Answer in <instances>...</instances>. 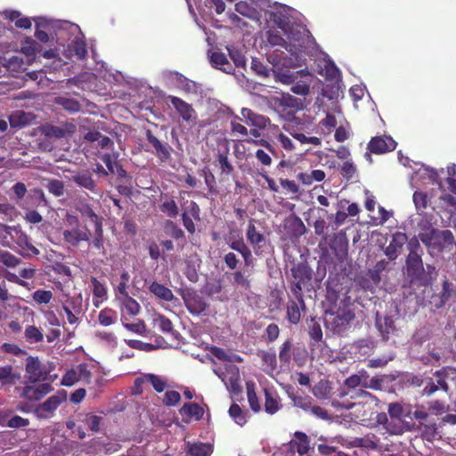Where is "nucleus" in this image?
I'll return each mask as SVG.
<instances>
[{
	"instance_id": "obj_1",
	"label": "nucleus",
	"mask_w": 456,
	"mask_h": 456,
	"mask_svg": "<svg viewBox=\"0 0 456 456\" xmlns=\"http://www.w3.org/2000/svg\"><path fill=\"white\" fill-rule=\"evenodd\" d=\"M63 222L61 239L64 244L78 248L82 243L90 241L92 232L77 216L67 213Z\"/></svg>"
},
{
	"instance_id": "obj_18",
	"label": "nucleus",
	"mask_w": 456,
	"mask_h": 456,
	"mask_svg": "<svg viewBox=\"0 0 456 456\" xmlns=\"http://www.w3.org/2000/svg\"><path fill=\"white\" fill-rule=\"evenodd\" d=\"M302 71H297L294 73H282L281 74V81L284 84L290 85L293 84L291 86V92L297 95L305 96L310 92V86L309 84L306 82L299 81L294 84L295 80L297 78L298 74Z\"/></svg>"
},
{
	"instance_id": "obj_19",
	"label": "nucleus",
	"mask_w": 456,
	"mask_h": 456,
	"mask_svg": "<svg viewBox=\"0 0 456 456\" xmlns=\"http://www.w3.org/2000/svg\"><path fill=\"white\" fill-rule=\"evenodd\" d=\"M90 282L93 293V305L99 308L108 299V289L104 282H102L94 276L90 277Z\"/></svg>"
},
{
	"instance_id": "obj_7",
	"label": "nucleus",
	"mask_w": 456,
	"mask_h": 456,
	"mask_svg": "<svg viewBox=\"0 0 456 456\" xmlns=\"http://www.w3.org/2000/svg\"><path fill=\"white\" fill-rule=\"evenodd\" d=\"M256 222V221L253 218L248 221L246 230V238L249 245L252 247L255 255L261 256L270 253L272 245L265 234L257 231L255 225Z\"/></svg>"
},
{
	"instance_id": "obj_40",
	"label": "nucleus",
	"mask_w": 456,
	"mask_h": 456,
	"mask_svg": "<svg viewBox=\"0 0 456 456\" xmlns=\"http://www.w3.org/2000/svg\"><path fill=\"white\" fill-rule=\"evenodd\" d=\"M30 121L29 114L18 110L12 113L9 117V122L12 127H22L28 125Z\"/></svg>"
},
{
	"instance_id": "obj_63",
	"label": "nucleus",
	"mask_w": 456,
	"mask_h": 456,
	"mask_svg": "<svg viewBox=\"0 0 456 456\" xmlns=\"http://www.w3.org/2000/svg\"><path fill=\"white\" fill-rule=\"evenodd\" d=\"M77 381H79V373L77 371V369H71L67 370L62 376L61 384L65 387H71Z\"/></svg>"
},
{
	"instance_id": "obj_6",
	"label": "nucleus",
	"mask_w": 456,
	"mask_h": 456,
	"mask_svg": "<svg viewBox=\"0 0 456 456\" xmlns=\"http://www.w3.org/2000/svg\"><path fill=\"white\" fill-rule=\"evenodd\" d=\"M67 400V392L58 390L56 394L48 397L45 402L37 404L32 412L37 419H49L55 414L60 405Z\"/></svg>"
},
{
	"instance_id": "obj_57",
	"label": "nucleus",
	"mask_w": 456,
	"mask_h": 456,
	"mask_svg": "<svg viewBox=\"0 0 456 456\" xmlns=\"http://www.w3.org/2000/svg\"><path fill=\"white\" fill-rule=\"evenodd\" d=\"M33 300L38 305H47L53 298L51 290L37 289L32 294Z\"/></svg>"
},
{
	"instance_id": "obj_9",
	"label": "nucleus",
	"mask_w": 456,
	"mask_h": 456,
	"mask_svg": "<svg viewBox=\"0 0 456 456\" xmlns=\"http://www.w3.org/2000/svg\"><path fill=\"white\" fill-rule=\"evenodd\" d=\"M180 295L184 302L186 309L193 315H200L206 311L208 305L198 292L191 288L181 290Z\"/></svg>"
},
{
	"instance_id": "obj_46",
	"label": "nucleus",
	"mask_w": 456,
	"mask_h": 456,
	"mask_svg": "<svg viewBox=\"0 0 456 456\" xmlns=\"http://www.w3.org/2000/svg\"><path fill=\"white\" fill-rule=\"evenodd\" d=\"M289 398L292 400L294 406L305 411L311 408V403H313L312 397L306 395L291 394Z\"/></svg>"
},
{
	"instance_id": "obj_2",
	"label": "nucleus",
	"mask_w": 456,
	"mask_h": 456,
	"mask_svg": "<svg viewBox=\"0 0 456 456\" xmlns=\"http://www.w3.org/2000/svg\"><path fill=\"white\" fill-rule=\"evenodd\" d=\"M409 255L406 259V272L411 282L425 285L428 278L425 273L421 256L419 253L421 250L420 245L417 240H411L408 242Z\"/></svg>"
},
{
	"instance_id": "obj_12",
	"label": "nucleus",
	"mask_w": 456,
	"mask_h": 456,
	"mask_svg": "<svg viewBox=\"0 0 456 456\" xmlns=\"http://www.w3.org/2000/svg\"><path fill=\"white\" fill-rule=\"evenodd\" d=\"M397 143L391 136L380 135L370 139L368 143V150L370 153L384 154L393 151Z\"/></svg>"
},
{
	"instance_id": "obj_23",
	"label": "nucleus",
	"mask_w": 456,
	"mask_h": 456,
	"mask_svg": "<svg viewBox=\"0 0 456 456\" xmlns=\"http://www.w3.org/2000/svg\"><path fill=\"white\" fill-rule=\"evenodd\" d=\"M71 181L77 185L88 190L91 192L97 193V184L93 179L92 174L88 171L76 173L72 175Z\"/></svg>"
},
{
	"instance_id": "obj_27",
	"label": "nucleus",
	"mask_w": 456,
	"mask_h": 456,
	"mask_svg": "<svg viewBox=\"0 0 456 456\" xmlns=\"http://www.w3.org/2000/svg\"><path fill=\"white\" fill-rule=\"evenodd\" d=\"M313 395L320 401L332 400L331 382L327 379H321L312 389Z\"/></svg>"
},
{
	"instance_id": "obj_37",
	"label": "nucleus",
	"mask_w": 456,
	"mask_h": 456,
	"mask_svg": "<svg viewBox=\"0 0 456 456\" xmlns=\"http://www.w3.org/2000/svg\"><path fill=\"white\" fill-rule=\"evenodd\" d=\"M235 10L240 14L249 18L251 20H256L258 18V12L257 10L252 6L247 1H240L235 4Z\"/></svg>"
},
{
	"instance_id": "obj_39",
	"label": "nucleus",
	"mask_w": 456,
	"mask_h": 456,
	"mask_svg": "<svg viewBox=\"0 0 456 456\" xmlns=\"http://www.w3.org/2000/svg\"><path fill=\"white\" fill-rule=\"evenodd\" d=\"M117 312L110 307H105L98 314V322L102 326H110L116 322Z\"/></svg>"
},
{
	"instance_id": "obj_24",
	"label": "nucleus",
	"mask_w": 456,
	"mask_h": 456,
	"mask_svg": "<svg viewBox=\"0 0 456 456\" xmlns=\"http://www.w3.org/2000/svg\"><path fill=\"white\" fill-rule=\"evenodd\" d=\"M20 379V373L10 365L0 366V387L13 386Z\"/></svg>"
},
{
	"instance_id": "obj_50",
	"label": "nucleus",
	"mask_w": 456,
	"mask_h": 456,
	"mask_svg": "<svg viewBox=\"0 0 456 456\" xmlns=\"http://www.w3.org/2000/svg\"><path fill=\"white\" fill-rule=\"evenodd\" d=\"M24 337L29 343H38L42 342L44 339L42 331L35 325H28L26 327Z\"/></svg>"
},
{
	"instance_id": "obj_26",
	"label": "nucleus",
	"mask_w": 456,
	"mask_h": 456,
	"mask_svg": "<svg viewBox=\"0 0 456 456\" xmlns=\"http://www.w3.org/2000/svg\"><path fill=\"white\" fill-rule=\"evenodd\" d=\"M295 439L289 442V447L296 449L300 455L308 453L310 449V439L307 435L301 431H296L294 434Z\"/></svg>"
},
{
	"instance_id": "obj_61",
	"label": "nucleus",
	"mask_w": 456,
	"mask_h": 456,
	"mask_svg": "<svg viewBox=\"0 0 456 456\" xmlns=\"http://www.w3.org/2000/svg\"><path fill=\"white\" fill-rule=\"evenodd\" d=\"M72 51L80 60H84L87 56L86 44L82 39L77 38L73 41Z\"/></svg>"
},
{
	"instance_id": "obj_4",
	"label": "nucleus",
	"mask_w": 456,
	"mask_h": 456,
	"mask_svg": "<svg viewBox=\"0 0 456 456\" xmlns=\"http://www.w3.org/2000/svg\"><path fill=\"white\" fill-rule=\"evenodd\" d=\"M375 398L370 393L364 389H351L341 387L336 393V397L330 401V405L337 410H351L354 407V400Z\"/></svg>"
},
{
	"instance_id": "obj_15",
	"label": "nucleus",
	"mask_w": 456,
	"mask_h": 456,
	"mask_svg": "<svg viewBox=\"0 0 456 456\" xmlns=\"http://www.w3.org/2000/svg\"><path fill=\"white\" fill-rule=\"evenodd\" d=\"M297 349L294 348L292 340L290 338L286 339L280 347L279 360L282 366H289L290 364L292 356L294 361L298 366H302L305 362V359L301 361L299 353H297Z\"/></svg>"
},
{
	"instance_id": "obj_42",
	"label": "nucleus",
	"mask_w": 456,
	"mask_h": 456,
	"mask_svg": "<svg viewBox=\"0 0 456 456\" xmlns=\"http://www.w3.org/2000/svg\"><path fill=\"white\" fill-rule=\"evenodd\" d=\"M126 313L130 315H137L141 311L139 303L129 295L118 299Z\"/></svg>"
},
{
	"instance_id": "obj_62",
	"label": "nucleus",
	"mask_w": 456,
	"mask_h": 456,
	"mask_svg": "<svg viewBox=\"0 0 456 456\" xmlns=\"http://www.w3.org/2000/svg\"><path fill=\"white\" fill-rule=\"evenodd\" d=\"M125 343L133 349L140 351L151 352L155 349V346L151 343H145L136 339H125Z\"/></svg>"
},
{
	"instance_id": "obj_43",
	"label": "nucleus",
	"mask_w": 456,
	"mask_h": 456,
	"mask_svg": "<svg viewBox=\"0 0 456 456\" xmlns=\"http://www.w3.org/2000/svg\"><path fill=\"white\" fill-rule=\"evenodd\" d=\"M246 388L250 409L255 412H258L261 410V405L256 393L255 384L253 382H247Z\"/></svg>"
},
{
	"instance_id": "obj_64",
	"label": "nucleus",
	"mask_w": 456,
	"mask_h": 456,
	"mask_svg": "<svg viewBox=\"0 0 456 456\" xmlns=\"http://www.w3.org/2000/svg\"><path fill=\"white\" fill-rule=\"evenodd\" d=\"M49 192L56 197H60L64 193V183L62 181L52 179L47 183Z\"/></svg>"
},
{
	"instance_id": "obj_48",
	"label": "nucleus",
	"mask_w": 456,
	"mask_h": 456,
	"mask_svg": "<svg viewBox=\"0 0 456 456\" xmlns=\"http://www.w3.org/2000/svg\"><path fill=\"white\" fill-rule=\"evenodd\" d=\"M419 429L421 431V436L427 441H434L438 436V428L436 423L420 424Z\"/></svg>"
},
{
	"instance_id": "obj_53",
	"label": "nucleus",
	"mask_w": 456,
	"mask_h": 456,
	"mask_svg": "<svg viewBox=\"0 0 456 456\" xmlns=\"http://www.w3.org/2000/svg\"><path fill=\"white\" fill-rule=\"evenodd\" d=\"M144 379L153 387L154 390L158 393L163 392L167 386L166 380L159 375L150 373L146 374Z\"/></svg>"
},
{
	"instance_id": "obj_33",
	"label": "nucleus",
	"mask_w": 456,
	"mask_h": 456,
	"mask_svg": "<svg viewBox=\"0 0 456 456\" xmlns=\"http://www.w3.org/2000/svg\"><path fill=\"white\" fill-rule=\"evenodd\" d=\"M456 295V289L452 282L447 279L443 281L442 291L439 294V303L436 304V307H443L450 298Z\"/></svg>"
},
{
	"instance_id": "obj_13",
	"label": "nucleus",
	"mask_w": 456,
	"mask_h": 456,
	"mask_svg": "<svg viewBox=\"0 0 456 456\" xmlns=\"http://www.w3.org/2000/svg\"><path fill=\"white\" fill-rule=\"evenodd\" d=\"M25 370L30 382L37 383L47 378V371L37 357L28 356L26 360Z\"/></svg>"
},
{
	"instance_id": "obj_35",
	"label": "nucleus",
	"mask_w": 456,
	"mask_h": 456,
	"mask_svg": "<svg viewBox=\"0 0 456 456\" xmlns=\"http://www.w3.org/2000/svg\"><path fill=\"white\" fill-rule=\"evenodd\" d=\"M180 413L189 418L194 417L197 420L202 419L204 410L197 403H187L180 409Z\"/></svg>"
},
{
	"instance_id": "obj_22",
	"label": "nucleus",
	"mask_w": 456,
	"mask_h": 456,
	"mask_svg": "<svg viewBox=\"0 0 456 456\" xmlns=\"http://www.w3.org/2000/svg\"><path fill=\"white\" fill-rule=\"evenodd\" d=\"M407 240L408 238L403 232H398L393 235L392 240L385 250V254L390 260H395L398 256Z\"/></svg>"
},
{
	"instance_id": "obj_44",
	"label": "nucleus",
	"mask_w": 456,
	"mask_h": 456,
	"mask_svg": "<svg viewBox=\"0 0 456 456\" xmlns=\"http://www.w3.org/2000/svg\"><path fill=\"white\" fill-rule=\"evenodd\" d=\"M267 42L272 46H281L285 49L291 51L290 45H289L286 40L282 37V36L280 34L277 30L270 29L267 31Z\"/></svg>"
},
{
	"instance_id": "obj_32",
	"label": "nucleus",
	"mask_w": 456,
	"mask_h": 456,
	"mask_svg": "<svg viewBox=\"0 0 456 456\" xmlns=\"http://www.w3.org/2000/svg\"><path fill=\"white\" fill-rule=\"evenodd\" d=\"M187 452L191 456H209L213 452V447L210 444L188 443Z\"/></svg>"
},
{
	"instance_id": "obj_10",
	"label": "nucleus",
	"mask_w": 456,
	"mask_h": 456,
	"mask_svg": "<svg viewBox=\"0 0 456 456\" xmlns=\"http://www.w3.org/2000/svg\"><path fill=\"white\" fill-rule=\"evenodd\" d=\"M215 373L224 383L230 393L239 395L242 392V387L240 384V371L236 365H228L224 370H215Z\"/></svg>"
},
{
	"instance_id": "obj_45",
	"label": "nucleus",
	"mask_w": 456,
	"mask_h": 456,
	"mask_svg": "<svg viewBox=\"0 0 456 456\" xmlns=\"http://www.w3.org/2000/svg\"><path fill=\"white\" fill-rule=\"evenodd\" d=\"M259 355L263 362V365L265 366V371L270 372L276 370L277 357L274 352L263 351Z\"/></svg>"
},
{
	"instance_id": "obj_11",
	"label": "nucleus",
	"mask_w": 456,
	"mask_h": 456,
	"mask_svg": "<svg viewBox=\"0 0 456 456\" xmlns=\"http://www.w3.org/2000/svg\"><path fill=\"white\" fill-rule=\"evenodd\" d=\"M53 390L49 383L26 385L20 389V397L28 402H37Z\"/></svg>"
},
{
	"instance_id": "obj_21",
	"label": "nucleus",
	"mask_w": 456,
	"mask_h": 456,
	"mask_svg": "<svg viewBox=\"0 0 456 456\" xmlns=\"http://www.w3.org/2000/svg\"><path fill=\"white\" fill-rule=\"evenodd\" d=\"M242 117L247 120L248 124L258 129H265L271 124L269 118L254 112L252 110L243 108L241 110Z\"/></svg>"
},
{
	"instance_id": "obj_55",
	"label": "nucleus",
	"mask_w": 456,
	"mask_h": 456,
	"mask_svg": "<svg viewBox=\"0 0 456 456\" xmlns=\"http://www.w3.org/2000/svg\"><path fill=\"white\" fill-rule=\"evenodd\" d=\"M56 102L64 110L70 112H77L81 108L80 103L77 100L67 97H59Z\"/></svg>"
},
{
	"instance_id": "obj_41",
	"label": "nucleus",
	"mask_w": 456,
	"mask_h": 456,
	"mask_svg": "<svg viewBox=\"0 0 456 456\" xmlns=\"http://www.w3.org/2000/svg\"><path fill=\"white\" fill-rule=\"evenodd\" d=\"M94 234L91 235V240L87 242L92 248L97 250H104V235L102 224L94 226Z\"/></svg>"
},
{
	"instance_id": "obj_56",
	"label": "nucleus",
	"mask_w": 456,
	"mask_h": 456,
	"mask_svg": "<svg viewBox=\"0 0 456 456\" xmlns=\"http://www.w3.org/2000/svg\"><path fill=\"white\" fill-rule=\"evenodd\" d=\"M44 132L46 136L56 139L64 138L69 133L66 128L58 126H48Z\"/></svg>"
},
{
	"instance_id": "obj_59",
	"label": "nucleus",
	"mask_w": 456,
	"mask_h": 456,
	"mask_svg": "<svg viewBox=\"0 0 456 456\" xmlns=\"http://www.w3.org/2000/svg\"><path fill=\"white\" fill-rule=\"evenodd\" d=\"M156 323L159 330L165 334H173L175 331L172 322L165 315H159Z\"/></svg>"
},
{
	"instance_id": "obj_25",
	"label": "nucleus",
	"mask_w": 456,
	"mask_h": 456,
	"mask_svg": "<svg viewBox=\"0 0 456 456\" xmlns=\"http://www.w3.org/2000/svg\"><path fill=\"white\" fill-rule=\"evenodd\" d=\"M264 394H265V411L268 414H271V415L276 413L281 408V399H280L279 395L277 394L276 391H273V390H271L268 388L264 389Z\"/></svg>"
},
{
	"instance_id": "obj_16",
	"label": "nucleus",
	"mask_w": 456,
	"mask_h": 456,
	"mask_svg": "<svg viewBox=\"0 0 456 456\" xmlns=\"http://www.w3.org/2000/svg\"><path fill=\"white\" fill-rule=\"evenodd\" d=\"M146 138L153 147L155 155L161 162H166L171 159L172 148L167 142L159 141L151 130L146 131Z\"/></svg>"
},
{
	"instance_id": "obj_34",
	"label": "nucleus",
	"mask_w": 456,
	"mask_h": 456,
	"mask_svg": "<svg viewBox=\"0 0 456 456\" xmlns=\"http://www.w3.org/2000/svg\"><path fill=\"white\" fill-rule=\"evenodd\" d=\"M129 280V273L126 270H123L120 274V281L118 282V285L113 287L114 294L117 300L129 295L127 291Z\"/></svg>"
},
{
	"instance_id": "obj_38",
	"label": "nucleus",
	"mask_w": 456,
	"mask_h": 456,
	"mask_svg": "<svg viewBox=\"0 0 456 456\" xmlns=\"http://www.w3.org/2000/svg\"><path fill=\"white\" fill-rule=\"evenodd\" d=\"M77 210L82 216L87 217L94 224V227L102 224V217L98 216L89 204L80 205Z\"/></svg>"
},
{
	"instance_id": "obj_31",
	"label": "nucleus",
	"mask_w": 456,
	"mask_h": 456,
	"mask_svg": "<svg viewBox=\"0 0 456 456\" xmlns=\"http://www.w3.org/2000/svg\"><path fill=\"white\" fill-rule=\"evenodd\" d=\"M376 325L384 340H388L389 335L395 329V322L390 316H385L383 319L377 318Z\"/></svg>"
},
{
	"instance_id": "obj_3",
	"label": "nucleus",
	"mask_w": 456,
	"mask_h": 456,
	"mask_svg": "<svg viewBox=\"0 0 456 456\" xmlns=\"http://www.w3.org/2000/svg\"><path fill=\"white\" fill-rule=\"evenodd\" d=\"M291 276L289 289L296 299L303 303V289L310 290L312 288V269L304 263H299L291 268Z\"/></svg>"
},
{
	"instance_id": "obj_20",
	"label": "nucleus",
	"mask_w": 456,
	"mask_h": 456,
	"mask_svg": "<svg viewBox=\"0 0 456 456\" xmlns=\"http://www.w3.org/2000/svg\"><path fill=\"white\" fill-rule=\"evenodd\" d=\"M1 424L10 428H25L29 426L30 421L27 418H23L17 414H12V411L4 412L0 418Z\"/></svg>"
},
{
	"instance_id": "obj_8",
	"label": "nucleus",
	"mask_w": 456,
	"mask_h": 456,
	"mask_svg": "<svg viewBox=\"0 0 456 456\" xmlns=\"http://www.w3.org/2000/svg\"><path fill=\"white\" fill-rule=\"evenodd\" d=\"M4 232L20 248L23 256L39 255L40 251L31 243L28 236L20 226H5Z\"/></svg>"
},
{
	"instance_id": "obj_51",
	"label": "nucleus",
	"mask_w": 456,
	"mask_h": 456,
	"mask_svg": "<svg viewBox=\"0 0 456 456\" xmlns=\"http://www.w3.org/2000/svg\"><path fill=\"white\" fill-rule=\"evenodd\" d=\"M82 421L92 432L98 433L102 418L93 413H87L84 416Z\"/></svg>"
},
{
	"instance_id": "obj_52",
	"label": "nucleus",
	"mask_w": 456,
	"mask_h": 456,
	"mask_svg": "<svg viewBox=\"0 0 456 456\" xmlns=\"http://www.w3.org/2000/svg\"><path fill=\"white\" fill-rule=\"evenodd\" d=\"M166 232L175 240L184 239V232L172 220H167L164 225Z\"/></svg>"
},
{
	"instance_id": "obj_47",
	"label": "nucleus",
	"mask_w": 456,
	"mask_h": 456,
	"mask_svg": "<svg viewBox=\"0 0 456 456\" xmlns=\"http://www.w3.org/2000/svg\"><path fill=\"white\" fill-rule=\"evenodd\" d=\"M230 417L240 426H243L247 422V413L242 411L237 403H232L229 409Z\"/></svg>"
},
{
	"instance_id": "obj_54",
	"label": "nucleus",
	"mask_w": 456,
	"mask_h": 456,
	"mask_svg": "<svg viewBox=\"0 0 456 456\" xmlns=\"http://www.w3.org/2000/svg\"><path fill=\"white\" fill-rule=\"evenodd\" d=\"M291 136L296 140L299 141L301 143H310L314 146H319L322 143V140L316 136H306L303 133L297 132L296 130L290 131L289 128H287Z\"/></svg>"
},
{
	"instance_id": "obj_17",
	"label": "nucleus",
	"mask_w": 456,
	"mask_h": 456,
	"mask_svg": "<svg viewBox=\"0 0 456 456\" xmlns=\"http://www.w3.org/2000/svg\"><path fill=\"white\" fill-rule=\"evenodd\" d=\"M306 306L305 300L303 303L299 299L289 298L286 306V317L289 323L297 324L301 320V312H305Z\"/></svg>"
},
{
	"instance_id": "obj_60",
	"label": "nucleus",
	"mask_w": 456,
	"mask_h": 456,
	"mask_svg": "<svg viewBox=\"0 0 456 456\" xmlns=\"http://www.w3.org/2000/svg\"><path fill=\"white\" fill-rule=\"evenodd\" d=\"M202 175L204 176L205 183L208 187V192L211 194H216L217 192L216 182L213 173L206 167L202 170Z\"/></svg>"
},
{
	"instance_id": "obj_5",
	"label": "nucleus",
	"mask_w": 456,
	"mask_h": 456,
	"mask_svg": "<svg viewBox=\"0 0 456 456\" xmlns=\"http://www.w3.org/2000/svg\"><path fill=\"white\" fill-rule=\"evenodd\" d=\"M342 305H339L337 311L331 314L332 319L330 321V325L332 330L342 335L351 328V322L355 318L354 305L351 302L343 300Z\"/></svg>"
},
{
	"instance_id": "obj_58",
	"label": "nucleus",
	"mask_w": 456,
	"mask_h": 456,
	"mask_svg": "<svg viewBox=\"0 0 456 456\" xmlns=\"http://www.w3.org/2000/svg\"><path fill=\"white\" fill-rule=\"evenodd\" d=\"M82 294L79 293L76 297H69L63 307H69L70 311H74L76 314H80L82 311Z\"/></svg>"
},
{
	"instance_id": "obj_30",
	"label": "nucleus",
	"mask_w": 456,
	"mask_h": 456,
	"mask_svg": "<svg viewBox=\"0 0 456 456\" xmlns=\"http://www.w3.org/2000/svg\"><path fill=\"white\" fill-rule=\"evenodd\" d=\"M149 289L154 296L167 302L172 301L175 297L170 289L157 281H153Z\"/></svg>"
},
{
	"instance_id": "obj_49",
	"label": "nucleus",
	"mask_w": 456,
	"mask_h": 456,
	"mask_svg": "<svg viewBox=\"0 0 456 456\" xmlns=\"http://www.w3.org/2000/svg\"><path fill=\"white\" fill-rule=\"evenodd\" d=\"M122 324L128 331L139 336H146L147 328L143 320L137 319L134 322L129 323L122 321Z\"/></svg>"
},
{
	"instance_id": "obj_28",
	"label": "nucleus",
	"mask_w": 456,
	"mask_h": 456,
	"mask_svg": "<svg viewBox=\"0 0 456 456\" xmlns=\"http://www.w3.org/2000/svg\"><path fill=\"white\" fill-rule=\"evenodd\" d=\"M210 62L212 66L227 74L234 71L232 65L229 62L226 55L220 52H214L210 56Z\"/></svg>"
},
{
	"instance_id": "obj_36",
	"label": "nucleus",
	"mask_w": 456,
	"mask_h": 456,
	"mask_svg": "<svg viewBox=\"0 0 456 456\" xmlns=\"http://www.w3.org/2000/svg\"><path fill=\"white\" fill-rule=\"evenodd\" d=\"M159 210L171 218L176 217L179 214L178 206L173 196H166V200L159 205Z\"/></svg>"
},
{
	"instance_id": "obj_29",
	"label": "nucleus",
	"mask_w": 456,
	"mask_h": 456,
	"mask_svg": "<svg viewBox=\"0 0 456 456\" xmlns=\"http://www.w3.org/2000/svg\"><path fill=\"white\" fill-rule=\"evenodd\" d=\"M326 174L323 170L315 169L311 173L300 172L297 175V178L304 185H311L314 182H322L325 179Z\"/></svg>"
},
{
	"instance_id": "obj_14",
	"label": "nucleus",
	"mask_w": 456,
	"mask_h": 456,
	"mask_svg": "<svg viewBox=\"0 0 456 456\" xmlns=\"http://www.w3.org/2000/svg\"><path fill=\"white\" fill-rule=\"evenodd\" d=\"M167 99L170 101L183 121L187 123H194L196 121V111L190 103L174 95H169Z\"/></svg>"
}]
</instances>
